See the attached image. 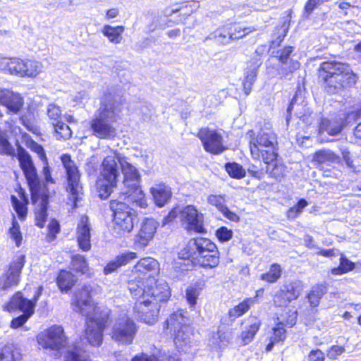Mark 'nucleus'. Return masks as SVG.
<instances>
[{
	"label": "nucleus",
	"mask_w": 361,
	"mask_h": 361,
	"mask_svg": "<svg viewBox=\"0 0 361 361\" xmlns=\"http://www.w3.org/2000/svg\"><path fill=\"white\" fill-rule=\"evenodd\" d=\"M261 325L260 319L257 317H251L250 324L245 327L238 338L240 345H245L251 343Z\"/></svg>",
	"instance_id": "nucleus-28"
},
{
	"label": "nucleus",
	"mask_w": 361,
	"mask_h": 361,
	"mask_svg": "<svg viewBox=\"0 0 361 361\" xmlns=\"http://www.w3.org/2000/svg\"><path fill=\"white\" fill-rule=\"evenodd\" d=\"M159 359L160 361H180L176 353L172 355L165 350L160 351Z\"/></svg>",
	"instance_id": "nucleus-64"
},
{
	"label": "nucleus",
	"mask_w": 361,
	"mask_h": 361,
	"mask_svg": "<svg viewBox=\"0 0 361 361\" xmlns=\"http://www.w3.org/2000/svg\"><path fill=\"white\" fill-rule=\"evenodd\" d=\"M339 161V157L330 149H323L317 151V165H320L321 163L326 161L330 163H338Z\"/></svg>",
	"instance_id": "nucleus-46"
},
{
	"label": "nucleus",
	"mask_w": 361,
	"mask_h": 361,
	"mask_svg": "<svg viewBox=\"0 0 361 361\" xmlns=\"http://www.w3.org/2000/svg\"><path fill=\"white\" fill-rule=\"evenodd\" d=\"M207 202L215 207L220 212L226 207L225 205V197L221 195H209L207 197Z\"/></svg>",
	"instance_id": "nucleus-53"
},
{
	"label": "nucleus",
	"mask_w": 361,
	"mask_h": 361,
	"mask_svg": "<svg viewBox=\"0 0 361 361\" xmlns=\"http://www.w3.org/2000/svg\"><path fill=\"white\" fill-rule=\"evenodd\" d=\"M64 361H90L88 354L78 346L69 348Z\"/></svg>",
	"instance_id": "nucleus-39"
},
{
	"label": "nucleus",
	"mask_w": 361,
	"mask_h": 361,
	"mask_svg": "<svg viewBox=\"0 0 361 361\" xmlns=\"http://www.w3.org/2000/svg\"><path fill=\"white\" fill-rule=\"evenodd\" d=\"M319 78L326 83V90L335 94L357 82V77L347 64L338 62H323L318 70Z\"/></svg>",
	"instance_id": "nucleus-4"
},
{
	"label": "nucleus",
	"mask_w": 361,
	"mask_h": 361,
	"mask_svg": "<svg viewBox=\"0 0 361 361\" xmlns=\"http://www.w3.org/2000/svg\"><path fill=\"white\" fill-rule=\"evenodd\" d=\"M294 47L288 46L278 51V59L279 61L276 73H271V68H267L270 75L278 76L281 79H290L291 74L300 67V63L297 60L291 59L290 54L293 53Z\"/></svg>",
	"instance_id": "nucleus-13"
},
{
	"label": "nucleus",
	"mask_w": 361,
	"mask_h": 361,
	"mask_svg": "<svg viewBox=\"0 0 361 361\" xmlns=\"http://www.w3.org/2000/svg\"><path fill=\"white\" fill-rule=\"evenodd\" d=\"M297 312L289 311L286 318L283 315L277 317V322L271 329V335L269 336V343L267 345L266 350L271 351L276 343L283 342L286 338V327H292L296 323Z\"/></svg>",
	"instance_id": "nucleus-14"
},
{
	"label": "nucleus",
	"mask_w": 361,
	"mask_h": 361,
	"mask_svg": "<svg viewBox=\"0 0 361 361\" xmlns=\"http://www.w3.org/2000/svg\"><path fill=\"white\" fill-rule=\"evenodd\" d=\"M246 137L253 159L269 163L277 158V135L269 127L262 128L257 134L250 130Z\"/></svg>",
	"instance_id": "nucleus-5"
},
{
	"label": "nucleus",
	"mask_w": 361,
	"mask_h": 361,
	"mask_svg": "<svg viewBox=\"0 0 361 361\" xmlns=\"http://www.w3.org/2000/svg\"><path fill=\"white\" fill-rule=\"evenodd\" d=\"M132 297L136 300L133 308L135 317L147 324L156 323L159 317L160 305L149 300V298L147 299L143 295Z\"/></svg>",
	"instance_id": "nucleus-11"
},
{
	"label": "nucleus",
	"mask_w": 361,
	"mask_h": 361,
	"mask_svg": "<svg viewBox=\"0 0 361 361\" xmlns=\"http://www.w3.org/2000/svg\"><path fill=\"white\" fill-rule=\"evenodd\" d=\"M25 264V256L20 255L16 257L11 262L8 270L0 277V288L6 290L16 286L20 277V273Z\"/></svg>",
	"instance_id": "nucleus-19"
},
{
	"label": "nucleus",
	"mask_w": 361,
	"mask_h": 361,
	"mask_svg": "<svg viewBox=\"0 0 361 361\" xmlns=\"http://www.w3.org/2000/svg\"><path fill=\"white\" fill-rule=\"evenodd\" d=\"M42 290V288L39 287L32 300L25 298L20 293H17L12 297L8 305V310L10 311L13 309H18L23 312L22 315L11 321V326L12 328L20 327L34 314L36 303L41 295Z\"/></svg>",
	"instance_id": "nucleus-9"
},
{
	"label": "nucleus",
	"mask_w": 361,
	"mask_h": 361,
	"mask_svg": "<svg viewBox=\"0 0 361 361\" xmlns=\"http://www.w3.org/2000/svg\"><path fill=\"white\" fill-rule=\"evenodd\" d=\"M43 162V170L42 173L44 177V180L47 184L55 183L54 179L51 176V170L49 166L47 159L42 161Z\"/></svg>",
	"instance_id": "nucleus-61"
},
{
	"label": "nucleus",
	"mask_w": 361,
	"mask_h": 361,
	"mask_svg": "<svg viewBox=\"0 0 361 361\" xmlns=\"http://www.w3.org/2000/svg\"><path fill=\"white\" fill-rule=\"evenodd\" d=\"M72 267L73 269L82 274H86L88 271V265L85 258L80 255H77L72 258Z\"/></svg>",
	"instance_id": "nucleus-50"
},
{
	"label": "nucleus",
	"mask_w": 361,
	"mask_h": 361,
	"mask_svg": "<svg viewBox=\"0 0 361 361\" xmlns=\"http://www.w3.org/2000/svg\"><path fill=\"white\" fill-rule=\"evenodd\" d=\"M209 342L214 348H221L226 345L228 341L226 338L224 333L217 331L216 333H213Z\"/></svg>",
	"instance_id": "nucleus-54"
},
{
	"label": "nucleus",
	"mask_w": 361,
	"mask_h": 361,
	"mask_svg": "<svg viewBox=\"0 0 361 361\" xmlns=\"http://www.w3.org/2000/svg\"><path fill=\"white\" fill-rule=\"evenodd\" d=\"M21 355L13 346L6 345L0 350V361H20Z\"/></svg>",
	"instance_id": "nucleus-43"
},
{
	"label": "nucleus",
	"mask_w": 361,
	"mask_h": 361,
	"mask_svg": "<svg viewBox=\"0 0 361 361\" xmlns=\"http://www.w3.org/2000/svg\"><path fill=\"white\" fill-rule=\"evenodd\" d=\"M48 237L49 238V240H54L56 235L59 232L60 230L59 222L55 219H52L48 225Z\"/></svg>",
	"instance_id": "nucleus-60"
},
{
	"label": "nucleus",
	"mask_w": 361,
	"mask_h": 361,
	"mask_svg": "<svg viewBox=\"0 0 361 361\" xmlns=\"http://www.w3.org/2000/svg\"><path fill=\"white\" fill-rule=\"evenodd\" d=\"M52 125L54 126L56 137L57 140L68 139L71 137V130L66 123L59 121L56 123H53Z\"/></svg>",
	"instance_id": "nucleus-48"
},
{
	"label": "nucleus",
	"mask_w": 361,
	"mask_h": 361,
	"mask_svg": "<svg viewBox=\"0 0 361 361\" xmlns=\"http://www.w3.org/2000/svg\"><path fill=\"white\" fill-rule=\"evenodd\" d=\"M290 20V17L288 16L287 20H286L279 27L276 28V31L273 35V37H276V39H274L271 42V48L274 49L279 47L283 40L289 29Z\"/></svg>",
	"instance_id": "nucleus-38"
},
{
	"label": "nucleus",
	"mask_w": 361,
	"mask_h": 361,
	"mask_svg": "<svg viewBox=\"0 0 361 361\" xmlns=\"http://www.w3.org/2000/svg\"><path fill=\"white\" fill-rule=\"evenodd\" d=\"M200 294V288L197 286H190L185 290V298L188 304L194 307Z\"/></svg>",
	"instance_id": "nucleus-52"
},
{
	"label": "nucleus",
	"mask_w": 361,
	"mask_h": 361,
	"mask_svg": "<svg viewBox=\"0 0 361 361\" xmlns=\"http://www.w3.org/2000/svg\"><path fill=\"white\" fill-rule=\"evenodd\" d=\"M233 232L226 227H221L216 231V236L221 241H227L232 238Z\"/></svg>",
	"instance_id": "nucleus-62"
},
{
	"label": "nucleus",
	"mask_w": 361,
	"mask_h": 361,
	"mask_svg": "<svg viewBox=\"0 0 361 361\" xmlns=\"http://www.w3.org/2000/svg\"><path fill=\"white\" fill-rule=\"evenodd\" d=\"M47 116L51 121V123L59 121L61 116L60 107L54 104H50L47 106Z\"/></svg>",
	"instance_id": "nucleus-56"
},
{
	"label": "nucleus",
	"mask_w": 361,
	"mask_h": 361,
	"mask_svg": "<svg viewBox=\"0 0 361 361\" xmlns=\"http://www.w3.org/2000/svg\"><path fill=\"white\" fill-rule=\"evenodd\" d=\"M124 30V27L121 25L112 27L109 25H105L102 30V32L110 42L117 44L121 42Z\"/></svg>",
	"instance_id": "nucleus-34"
},
{
	"label": "nucleus",
	"mask_w": 361,
	"mask_h": 361,
	"mask_svg": "<svg viewBox=\"0 0 361 361\" xmlns=\"http://www.w3.org/2000/svg\"><path fill=\"white\" fill-rule=\"evenodd\" d=\"M23 78H35L37 77L43 69V65L41 62L32 60L23 59Z\"/></svg>",
	"instance_id": "nucleus-32"
},
{
	"label": "nucleus",
	"mask_w": 361,
	"mask_h": 361,
	"mask_svg": "<svg viewBox=\"0 0 361 361\" xmlns=\"http://www.w3.org/2000/svg\"><path fill=\"white\" fill-rule=\"evenodd\" d=\"M37 342L45 349L58 351L66 346L67 338L61 326L54 325L37 336Z\"/></svg>",
	"instance_id": "nucleus-12"
},
{
	"label": "nucleus",
	"mask_w": 361,
	"mask_h": 361,
	"mask_svg": "<svg viewBox=\"0 0 361 361\" xmlns=\"http://www.w3.org/2000/svg\"><path fill=\"white\" fill-rule=\"evenodd\" d=\"M119 163L123 176V195L128 202H133L141 208L147 206L145 195L140 188L141 176L137 168L123 154L114 151L106 157L101 165V176L97 183L99 196L106 199L116 187L120 177Z\"/></svg>",
	"instance_id": "nucleus-1"
},
{
	"label": "nucleus",
	"mask_w": 361,
	"mask_h": 361,
	"mask_svg": "<svg viewBox=\"0 0 361 361\" xmlns=\"http://www.w3.org/2000/svg\"><path fill=\"white\" fill-rule=\"evenodd\" d=\"M123 200L125 202L114 200L110 202V208L114 214L112 231L117 238L130 233L134 227L133 220L135 214L128 205L131 202H128L126 197Z\"/></svg>",
	"instance_id": "nucleus-8"
},
{
	"label": "nucleus",
	"mask_w": 361,
	"mask_h": 361,
	"mask_svg": "<svg viewBox=\"0 0 361 361\" xmlns=\"http://www.w3.org/2000/svg\"><path fill=\"white\" fill-rule=\"evenodd\" d=\"M120 112V102L117 96L105 92L97 114L90 123L92 135L100 139H114L116 130L113 124L116 122Z\"/></svg>",
	"instance_id": "nucleus-3"
},
{
	"label": "nucleus",
	"mask_w": 361,
	"mask_h": 361,
	"mask_svg": "<svg viewBox=\"0 0 361 361\" xmlns=\"http://www.w3.org/2000/svg\"><path fill=\"white\" fill-rule=\"evenodd\" d=\"M76 279L70 271H61L57 277V284L62 291H67L73 286Z\"/></svg>",
	"instance_id": "nucleus-36"
},
{
	"label": "nucleus",
	"mask_w": 361,
	"mask_h": 361,
	"mask_svg": "<svg viewBox=\"0 0 361 361\" xmlns=\"http://www.w3.org/2000/svg\"><path fill=\"white\" fill-rule=\"evenodd\" d=\"M345 351V348L340 345H332L328 350L327 356L330 359H336L338 356L341 355Z\"/></svg>",
	"instance_id": "nucleus-63"
},
{
	"label": "nucleus",
	"mask_w": 361,
	"mask_h": 361,
	"mask_svg": "<svg viewBox=\"0 0 361 361\" xmlns=\"http://www.w3.org/2000/svg\"><path fill=\"white\" fill-rule=\"evenodd\" d=\"M343 121L341 118L326 119L324 118L319 124V134L327 132L329 135H336L340 133L343 129Z\"/></svg>",
	"instance_id": "nucleus-29"
},
{
	"label": "nucleus",
	"mask_w": 361,
	"mask_h": 361,
	"mask_svg": "<svg viewBox=\"0 0 361 361\" xmlns=\"http://www.w3.org/2000/svg\"><path fill=\"white\" fill-rule=\"evenodd\" d=\"M257 67H253L245 72V78L243 82V90L246 95H248L252 90V85L257 78Z\"/></svg>",
	"instance_id": "nucleus-47"
},
{
	"label": "nucleus",
	"mask_w": 361,
	"mask_h": 361,
	"mask_svg": "<svg viewBox=\"0 0 361 361\" xmlns=\"http://www.w3.org/2000/svg\"><path fill=\"white\" fill-rule=\"evenodd\" d=\"M307 205V202L305 200L301 199L299 200L298 204L290 207L288 212H287V216L289 219H295L296 218L302 211V209Z\"/></svg>",
	"instance_id": "nucleus-55"
},
{
	"label": "nucleus",
	"mask_w": 361,
	"mask_h": 361,
	"mask_svg": "<svg viewBox=\"0 0 361 361\" xmlns=\"http://www.w3.org/2000/svg\"><path fill=\"white\" fill-rule=\"evenodd\" d=\"M17 159L30 188L34 189L35 188H37L39 181L37 169L32 160L31 156L20 146H18L17 148Z\"/></svg>",
	"instance_id": "nucleus-16"
},
{
	"label": "nucleus",
	"mask_w": 361,
	"mask_h": 361,
	"mask_svg": "<svg viewBox=\"0 0 361 361\" xmlns=\"http://www.w3.org/2000/svg\"><path fill=\"white\" fill-rule=\"evenodd\" d=\"M266 166V171L271 176L279 178L283 176L285 173V166L282 164L277 161V158L269 163H264Z\"/></svg>",
	"instance_id": "nucleus-45"
},
{
	"label": "nucleus",
	"mask_w": 361,
	"mask_h": 361,
	"mask_svg": "<svg viewBox=\"0 0 361 361\" xmlns=\"http://www.w3.org/2000/svg\"><path fill=\"white\" fill-rule=\"evenodd\" d=\"M0 153L7 155H14L15 149L0 131Z\"/></svg>",
	"instance_id": "nucleus-57"
},
{
	"label": "nucleus",
	"mask_w": 361,
	"mask_h": 361,
	"mask_svg": "<svg viewBox=\"0 0 361 361\" xmlns=\"http://www.w3.org/2000/svg\"><path fill=\"white\" fill-rule=\"evenodd\" d=\"M226 170L231 177L235 178H242L245 176V171L237 163L227 164Z\"/></svg>",
	"instance_id": "nucleus-51"
},
{
	"label": "nucleus",
	"mask_w": 361,
	"mask_h": 361,
	"mask_svg": "<svg viewBox=\"0 0 361 361\" xmlns=\"http://www.w3.org/2000/svg\"><path fill=\"white\" fill-rule=\"evenodd\" d=\"M71 305L75 312L86 317L84 338L92 346H100L109 320L110 310L104 305H94L87 286L75 293Z\"/></svg>",
	"instance_id": "nucleus-2"
},
{
	"label": "nucleus",
	"mask_w": 361,
	"mask_h": 361,
	"mask_svg": "<svg viewBox=\"0 0 361 361\" xmlns=\"http://www.w3.org/2000/svg\"><path fill=\"white\" fill-rule=\"evenodd\" d=\"M207 40H214L216 43L222 45L231 43L227 24L217 27L214 32H211L205 37L204 42H207Z\"/></svg>",
	"instance_id": "nucleus-33"
},
{
	"label": "nucleus",
	"mask_w": 361,
	"mask_h": 361,
	"mask_svg": "<svg viewBox=\"0 0 361 361\" xmlns=\"http://www.w3.org/2000/svg\"><path fill=\"white\" fill-rule=\"evenodd\" d=\"M8 234L10 238L14 241L16 245L19 247L23 240V235L20 232V226L14 216L13 217L12 226L9 228Z\"/></svg>",
	"instance_id": "nucleus-49"
},
{
	"label": "nucleus",
	"mask_w": 361,
	"mask_h": 361,
	"mask_svg": "<svg viewBox=\"0 0 361 361\" xmlns=\"http://www.w3.org/2000/svg\"><path fill=\"white\" fill-rule=\"evenodd\" d=\"M188 322V319L184 315L183 312L178 311L171 314L166 321L164 327L166 330H169V333L172 334L178 330L183 329V326H190Z\"/></svg>",
	"instance_id": "nucleus-27"
},
{
	"label": "nucleus",
	"mask_w": 361,
	"mask_h": 361,
	"mask_svg": "<svg viewBox=\"0 0 361 361\" xmlns=\"http://www.w3.org/2000/svg\"><path fill=\"white\" fill-rule=\"evenodd\" d=\"M89 99L90 96L87 91H80L73 97V105L84 104Z\"/></svg>",
	"instance_id": "nucleus-59"
},
{
	"label": "nucleus",
	"mask_w": 361,
	"mask_h": 361,
	"mask_svg": "<svg viewBox=\"0 0 361 361\" xmlns=\"http://www.w3.org/2000/svg\"><path fill=\"white\" fill-rule=\"evenodd\" d=\"M154 202L159 207H164L171 197V188L164 183L155 184L150 188Z\"/></svg>",
	"instance_id": "nucleus-26"
},
{
	"label": "nucleus",
	"mask_w": 361,
	"mask_h": 361,
	"mask_svg": "<svg viewBox=\"0 0 361 361\" xmlns=\"http://www.w3.org/2000/svg\"><path fill=\"white\" fill-rule=\"evenodd\" d=\"M182 225L189 232L204 233V215L195 206L188 205L180 212Z\"/></svg>",
	"instance_id": "nucleus-15"
},
{
	"label": "nucleus",
	"mask_w": 361,
	"mask_h": 361,
	"mask_svg": "<svg viewBox=\"0 0 361 361\" xmlns=\"http://www.w3.org/2000/svg\"><path fill=\"white\" fill-rule=\"evenodd\" d=\"M137 257V254L134 252H128L123 253L121 255H118L116 257L117 259V262L120 264V266H124L129 263L134 259Z\"/></svg>",
	"instance_id": "nucleus-58"
},
{
	"label": "nucleus",
	"mask_w": 361,
	"mask_h": 361,
	"mask_svg": "<svg viewBox=\"0 0 361 361\" xmlns=\"http://www.w3.org/2000/svg\"><path fill=\"white\" fill-rule=\"evenodd\" d=\"M197 259L198 263L203 267H216L219 263V255L217 247H216V253L213 251H209L207 253L205 252L202 255H200L195 258Z\"/></svg>",
	"instance_id": "nucleus-35"
},
{
	"label": "nucleus",
	"mask_w": 361,
	"mask_h": 361,
	"mask_svg": "<svg viewBox=\"0 0 361 361\" xmlns=\"http://www.w3.org/2000/svg\"><path fill=\"white\" fill-rule=\"evenodd\" d=\"M90 223L87 216L83 215L80 217L77 226L76 238L79 247L87 252L91 248L90 243Z\"/></svg>",
	"instance_id": "nucleus-23"
},
{
	"label": "nucleus",
	"mask_w": 361,
	"mask_h": 361,
	"mask_svg": "<svg viewBox=\"0 0 361 361\" xmlns=\"http://www.w3.org/2000/svg\"><path fill=\"white\" fill-rule=\"evenodd\" d=\"M47 205H48V200L47 197H42L39 204L38 205L39 208L35 209V220L36 225L39 228H43L44 224L47 221Z\"/></svg>",
	"instance_id": "nucleus-41"
},
{
	"label": "nucleus",
	"mask_w": 361,
	"mask_h": 361,
	"mask_svg": "<svg viewBox=\"0 0 361 361\" xmlns=\"http://www.w3.org/2000/svg\"><path fill=\"white\" fill-rule=\"evenodd\" d=\"M20 195L22 201L19 200L16 196L12 195L11 202L18 216V218L23 221L27 214V209L26 205L28 202V200L23 193H20Z\"/></svg>",
	"instance_id": "nucleus-37"
},
{
	"label": "nucleus",
	"mask_w": 361,
	"mask_h": 361,
	"mask_svg": "<svg viewBox=\"0 0 361 361\" xmlns=\"http://www.w3.org/2000/svg\"><path fill=\"white\" fill-rule=\"evenodd\" d=\"M231 42L246 37L250 33L257 30L255 27H246L240 23H228Z\"/></svg>",
	"instance_id": "nucleus-30"
},
{
	"label": "nucleus",
	"mask_w": 361,
	"mask_h": 361,
	"mask_svg": "<svg viewBox=\"0 0 361 361\" xmlns=\"http://www.w3.org/2000/svg\"><path fill=\"white\" fill-rule=\"evenodd\" d=\"M197 137L202 141L207 152L219 154L226 149L223 145V137L217 130L204 128L199 130Z\"/></svg>",
	"instance_id": "nucleus-17"
},
{
	"label": "nucleus",
	"mask_w": 361,
	"mask_h": 361,
	"mask_svg": "<svg viewBox=\"0 0 361 361\" xmlns=\"http://www.w3.org/2000/svg\"><path fill=\"white\" fill-rule=\"evenodd\" d=\"M355 267V264L350 261L343 254H341L340 264L338 267L331 269V274L334 275H342L353 270Z\"/></svg>",
	"instance_id": "nucleus-44"
},
{
	"label": "nucleus",
	"mask_w": 361,
	"mask_h": 361,
	"mask_svg": "<svg viewBox=\"0 0 361 361\" xmlns=\"http://www.w3.org/2000/svg\"><path fill=\"white\" fill-rule=\"evenodd\" d=\"M0 104L6 108L8 114H17L24 105V99L18 92L0 87Z\"/></svg>",
	"instance_id": "nucleus-22"
},
{
	"label": "nucleus",
	"mask_w": 361,
	"mask_h": 361,
	"mask_svg": "<svg viewBox=\"0 0 361 361\" xmlns=\"http://www.w3.org/2000/svg\"><path fill=\"white\" fill-rule=\"evenodd\" d=\"M23 59L18 57L0 58V71L11 75L23 78Z\"/></svg>",
	"instance_id": "nucleus-24"
},
{
	"label": "nucleus",
	"mask_w": 361,
	"mask_h": 361,
	"mask_svg": "<svg viewBox=\"0 0 361 361\" xmlns=\"http://www.w3.org/2000/svg\"><path fill=\"white\" fill-rule=\"evenodd\" d=\"M174 336V343L180 350L187 352L193 343L192 331L190 326H183L172 334Z\"/></svg>",
	"instance_id": "nucleus-25"
},
{
	"label": "nucleus",
	"mask_w": 361,
	"mask_h": 361,
	"mask_svg": "<svg viewBox=\"0 0 361 361\" xmlns=\"http://www.w3.org/2000/svg\"><path fill=\"white\" fill-rule=\"evenodd\" d=\"M159 226L153 219H145L141 224L137 234L134 237V245L137 248H145L153 239Z\"/></svg>",
	"instance_id": "nucleus-21"
},
{
	"label": "nucleus",
	"mask_w": 361,
	"mask_h": 361,
	"mask_svg": "<svg viewBox=\"0 0 361 361\" xmlns=\"http://www.w3.org/2000/svg\"><path fill=\"white\" fill-rule=\"evenodd\" d=\"M216 245L208 238H193L188 241L186 247L184 249L186 258L195 259L200 255H204L209 251H214L216 253Z\"/></svg>",
	"instance_id": "nucleus-20"
},
{
	"label": "nucleus",
	"mask_w": 361,
	"mask_h": 361,
	"mask_svg": "<svg viewBox=\"0 0 361 361\" xmlns=\"http://www.w3.org/2000/svg\"><path fill=\"white\" fill-rule=\"evenodd\" d=\"M137 331L133 320L126 313H123L116 319L112 327L111 338L119 343L130 345L133 343Z\"/></svg>",
	"instance_id": "nucleus-10"
},
{
	"label": "nucleus",
	"mask_w": 361,
	"mask_h": 361,
	"mask_svg": "<svg viewBox=\"0 0 361 361\" xmlns=\"http://www.w3.org/2000/svg\"><path fill=\"white\" fill-rule=\"evenodd\" d=\"M303 290L302 283L300 281L288 282L275 295L274 303L278 307H285L290 302L296 300Z\"/></svg>",
	"instance_id": "nucleus-18"
},
{
	"label": "nucleus",
	"mask_w": 361,
	"mask_h": 361,
	"mask_svg": "<svg viewBox=\"0 0 361 361\" xmlns=\"http://www.w3.org/2000/svg\"><path fill=\"white\" fill-rule=\"evenodd\" d=\"M255 303V298H247L242 302L235 306L229 310L228 314L230 318L235 319L243 315L247 312L250 306Z\"/></svg>",
	"instance_id": "nucleus-42"
},
{
	"label": "nucleus",
	"mask_w": 361,
	"mask_h": 361,
	"mask_svg": "<svg viewBox=\"0 0 361 361\" xmlns=\"http://www.w3.org/2000/svg\"><path fill=\"white\" fill-rule=\"evenodd\" d=\"M61 162L66 170L67 192L66 203L71 205L73 210L78 207V203L83 197V188L80 182V173L74 161L68 154H63Z\"/></svg>",
	"instance_id": "nucleus-7"
},
{
	"label": "nucleus",
	"mask_w": 361,
	"mask_h": 361,
	"mask_svg": "<svg viewBox=\"0 0 361 361\" xmlns=\"http://www.w3.org/2000/svg\"><path fill=\"white\" fill-rule=\"evenodd\" d=\"M135 269L136 271L141 274H145L149 272L148 277H153L152 275L158 273L159 270V262L152 257H145L141 259L135 265ZM147 278V276L146 277Z\"/></svg>",
	"instance_id": "nucleus-31"
},
{
	"label": "nucleus",
	"mask_w": 361,
	"mask_h": 361,
	"mask_svg": "<svg viewBox=\"0 0 361 361\" xmlns=\"http://www.w3.org/2000/svg\"><path fill=\"white\" fill-rule=\"evenodd\" d=\"M282 268L280 264L274 263L272 264L267 272L260 276V279L273 283L276 282L281 276Z\"/></svg>",
	"instance_id": "nucleus-40"
},
{
	"label": "nucleus",
	"mask_w": 361,
	"mask_h": 361,
	"mask_svg": "<svg viewBox=\"0 0 361 361\" xmlns=\"http://www.w3.org/2000/svg\"><path fill=\"white\" fill-rule=\"evenodd\" d=\"M128 289L132 295L145 296L149 300L159 304L167 301L171 297V290L168 283L164 279H155L154 277L130 280Z\"/></svg>",
	"instance_id": "nucleus-6"
}]
</instances>
